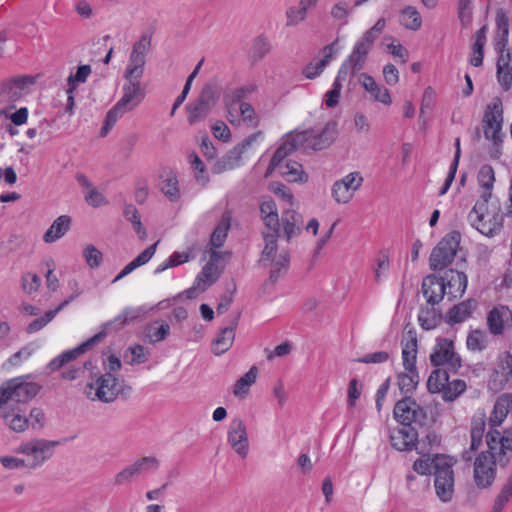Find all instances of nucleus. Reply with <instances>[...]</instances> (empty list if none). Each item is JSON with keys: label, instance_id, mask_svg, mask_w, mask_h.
Returning a JSON list of instances; mask_svg holds the SVG:
<instances>
[{"label": "nucleus", "instance_id": "f257e3e1", "mask_svg": "<svg viewBox=\"0 0 512 512\" xmlns=\"http://www.w3.org/2000/svg\"><path fill=\"white\" fill-rule=\"evenodd\" d=\"M487 451L481 452L474 461L473 479L479 489H487L496 479L497 465L508 466L512 457V429L503 434L491 430L486 435Z\"/></svg>", "mask_w": 512, "mask_h": 512}, {"label": "nucleus", "instance_id": "f03ea898", "mask_svg": "<svg viewBox=\"0 0 512 512\" xmlns=\"http://www.w3.org/2000/svg\"><path fill=\"white\" fill-rule=\"evenodd\" d=\"M137 314L130 308H125L121 314L117 315L113 320H110L103 324L101 331L96 333L94 336L80 344L74 349L64 351L60 355L53 358L48 363L50 370H58L67 363L75 360L80 354L94 346L96 343L103 340L110 331H118L122 329L129 321L135 319Z\"/></svg>", "mask_w": 512, "mask_h": 512}, {"label": "nucleus", "instance_id": "7ed1b4c3", "mask_svg": "<svg viewBox=\"0 0 512 512\" xmlns=\"http://www.w3.org/2000/svg\"><path fill=\"white\" fill-rule=\"evenodd\" d=\"M126 83L122 88V97L107 112L104 125L101 128L100 135L106 136L117 120L125 113L134 110L144 99L145 92L141 87L139 79H125Z\"/></svg>", "mask_w": 512, "mask_h": 512}, {"label": "nucleus", "instance_id": "20e7f679", "mask_svg": "<svg viewBox=\"0 0 512 512\" xmlns=\"http://www.w3.org/2000/svg\"><path fill=\"white\" fill-rule=\"evenodd\" d=\"M435 470L434 488L440 501L450 502L454 496L455 474L453 466L456 461L445 454H434Z\"/></svg>", "mask_w": 512, "mask_h": 512}, {"label": "nucleus", "instance_id": "39448f33", "mask_svg": "<svg viewBox=\"0 0 512 512\" xmlns=\"http://www.w3.org/2000/svg\"><path fill=\"white\" fill-rule=\"evenodd\" d=\"M461 241V234L452 231L446 234L433 248L429 257L431 270H443L454 260Z\"/></svg>", "mask_w": 512, "mask_h": 512}, {"label": "nucleus", "instance_id": "423d86ee", "mask_svg": "<svg viewBox=\"0 0 512 512\" xmlns=\"http://www.w3.org/2000/svg\"><path fill=\"white\" fill-rule=\"evenodd\" d=\"M337 134V123L329 121L320 130L310 128L298 132V143L302 144L305 150L320 151L328 148L335 141Z\"/></svg>", "mask_w": 512, "mask_h": 512}, {"label": "nucleus", "instance_id": "0eeeda50", "mask_svg": "<svg viewBox=\"0 0 512 512\" xmlns=\"http://www.w3.org/2000/svg\"><path fill=\"white\" fill-rule=\"evenodd\" d=\"M90 390H95V397L92 400H99L103 403L114 402L119 394L128 395L132 388L120 383L111 373H104L98 377L95 383L87 385Z\"/></svg>", "mask_w": 512, "mask_h": 512}, {"label": "nucleus", "instance_id": "6e6552de", "mask_svg": "<svg viewBox=\"0 0 512 512\" xmlns=\"http://www.w3.org/2000/svg\"><path fill=\"white\" fill-rule=\"evenodd\" d=\"M394 418L403 426L412 427L415 424L419 427L427 425L428 416L426 410L421 407L411 396H405L397 401L394 410Z\"/></svg>", "mask_w": 512, "mask_h": 512}, {"label": "nucleus", "instance_id": "1a4fd4ad", "mask_svg": "<svg viewBox=\"0 0 512 512\" xmlns=\"http://www.w3.org/2000/svg\"><path fill=\"white\" fill-rule=\"evenodd\" d=\"M58 444L59 442L57 441L32 439L26 443H22L16 451L28 457H32V460L27 462V468L36 469L53 456L55 447Z\"/></svg>", "mask_w": 512, "mask_h": 512}, {"label": "nucleus", "instance_id": "9d476101", "mask_svg": "<svg viewBox=\"0 0 512 512\" xmlns=\"http://www.w3.org/2000/svg\"><path fill=\"white\" fill-rule=\"evenodd\" d=\"M430 362L434 367L445 366L457 373L462 366L461 357L455 352L454 342L447 338H439L430 354Z\"/></svg>", "mask_w": 512, "mask_h": 512}, {"label": "nucleus", "instance_id": "9b49d317", "mask_svg": "<svg viewBox=\"0 0 512 512\" xmlns=\"http://www.w3.org/2000/svg\"><path fill=\"white\" fill-rule=\"evenodd\" d=\"M512 382V354L509 351L499 352L489 370L488 386L493 391L503 390Z\"/></svg>", "mask_w": 512, "mask_h": 512}, {"label": "nucleus", "instance_id": "f8f14e48", "mask_svg": "<svg viewBox=\"0 0 512 512\" xmlns=\"http://www.w3.org/2000/svg\"><path fill=\"white\" fill-rule=\"evenodd\" d=\"M503 104L500 97H494L487 105L483 116V131L487 140L494 144L502 142Z\"/></svg>", "mask_w": 512, "mask_h": 512}, {"label": "nucleus", "instance_id": "ddd939ff", "mask_svg": "<svg viewBox=\"0 0 512 512\" xmlns=\"http://www.w3.org/2000/svg\"><path fill=\"white\" fill-rule=\"evenodd\" d=\"M262 131H257L246 137L241 143L230 149L220 159L215 161L211 170L214 174H221L225 171L232 170L238 167L241 163L243 153L251 147L260 137Z\"/></svg>", "mask_w": 512, "mask_h": 512}, {"label": "nucleus", "instance_id": "4468645a", "mask_svg": "<svg viewBox=\"0 0 512 512\" xmlns=\"http://www.w3.org/2000/svg\"><path fill=\"white\" fill-rule=\"evenodd\" d=\"M217 95L214 87L210 84L202 88L198 98L187 105V120L190 125L203 121L217 103Z\"/></svg>", "mask_w": 512, "mask_h": 512}, {"label": "nucleus", "instance_id": "2eb2a0df", "mask_svg": "<svg viewBox=\"0 0 512 512\" xmlns=\"http://www.w3.org/2000/svg\"><path fill=\"white\" fill-rule=\"evenodd\" d=\"M34 84L31 76L12 78L0 85V104L6 105L7 109L15 108V102L24 94L25 89Z\"/></svg>", "mask_w": 512, "mask_h": 512}, {"label": "nucleus", "instance_id": "dca6fc26", "mask_svg": "<svg viewBox=\"0 0 512 512\" xmlns=\"http://www.w3.org/2000/svg\"><path fill=\"white\" fill-rule=\"evenodd\" d=\"M160 466L159 460L154 456H145L137 459L131 465H128L115 476V484L124 485L133 478L139 477L149 472L156 471Z\"/></svg>", "mask_w": 512, "mask_h": 512}, {"label": "nucleus", "instance_id": "f3484780", "mask_svg": "<svg viewBox=\"0 0 512 512\" xmlns=\"http://www.w3.org/2000/svg\"><path fill=\"white\" fill-rule=\"evenodd\" d=\"M363 177L359 172H351L332 186V197L339 204L348 203L362 186Z\"/></svg>", "mask_w": 512, "mask_h": 512}, {"label": "nucleus", "instance_id": "a211bd4d", "mask_svg": "<svg viewBox=\"0 0 512 512\" xmlns=\"http://www.w3.org/2000/svg\"><path fill=\"white\" fill-rule=\"evenodd\" d=\"M486 216H489L487 213H479L469 212L468 221L472 227H474L477 231H479L482 235L487 237H494L499 234L501 229L503 228L504 214L495 212L491 217L487 220Z\"/></svg>", "mask_w": 512, "mask_h": 512}, {"label": "nucleus", "instance_id": "6ab92c4d", "mask_svg": "<svg viewBox=\"0 0 512 512\" xmlns=\"http://www.w3.org/2000/svg\"><path fill=\"white\" fill-rule=\"evenodd\" d=\"M440 278L445 284V291L450 301L463 296L468 284V278L464 272L448 269Z\"/></svg>", "mask_w": 512, "mask_h": 512}, {"label": "nucleus", "instance_id": "aec40b11", "mask_svg": "<svg viewBox=\"0 0 512 512\" xmlns=\"http://www.w3.org/2000/svg\"><path fill=\"white\" fill-rule=\"evenodd\" d=\"M228 442L237 454L241 457H246L249 442L246 426L241 419L232 420L228 431Z\"/></svg>", "mask_w": 512, "mask_h": 512}, {"label": "nucleus", "instance_id": "412c9836", "mask_svg": "<svg viewBox=\"0 0 512 512\" xmlns=\"http://www.w3.org/2000/svg\"><path fill=\"white\" fill-rule=\"evenodd\" d=\"M421 291L427 303L431 306L439 304L444 296L447 295L445 291V284L440 277L431 274L426 276L421 285Z\"/></svg>", "mask_w": 512, "mask_h": 512}, {"label": "nucleus", "instance_id": "4be33fe9", "mask_svg": "<svg viewBox=\"0 0 512 512\" xmlns=\"http://www.w3.org/2000/svg\"><path fill=\"white\" fill-rule=\"evenodd\" d=\"M240 312L236 313L230 320L229 325L221 329L212 344L215 355H222L230 349L235 338V329L238 325Z\"/></svg>", "mask_w": 512, "mask_h": 512}, {"label": "nucleus", "instance_id": "5701e85b", "mask_svg": "<svg viewBox=\"0 0 512 512\" xmlns=\"http://www.w3.org/2000/svg\"><path fill=\"white\" fill-rule=\"evenodd\" d=\"M418 432L414 427L403 426L391 433V445L399 451H410L418 442Z\"/></svg>", "mask_w": 512, "mask_h": 512}, {"label": "nucleus", "instance_id": "b1692460", "mask_svg": "<svg viewBox=\"0 0 512 512\" xmlns=\"http://www.w3.org/2000/svg\"><path fill=\"white\" fill-rule=\"evenodd\" d=\"M512 321V312L507 306L494 307L487 316V325L490 333L493 335H501L505 326Z\"/></svg>", "mask_w": 512, "mask_h": 512}, {"label": "nucleus", "instance_id": "393cba45", "mask_svg": "<svg viewBox=\"0 0 512 512\" xmlns=\"http://www.w3.org/2000/svg\"><path fill=\"white\" fill-rule=\"evenodd\" d=\"M283 225V234L287 241L293 237L298 236L304 224L303 217L294 209H285L282 212L280 225Z\"/></svg>", "mask_w": 512, "mask_h": 512}, {"label": "nucleus", "instance_id": "a878e982", "mask_svg": "<svg viewBox=\"0 0 512 512\" xmlns=\"http://www.w3.org/2000/svg\"><path fill=\"white\" fill-rule=\"evenodd\" d=\"M2 417L9 428L14 432H23L29 426V418L26 409L22 407H4Z\"/></svg>", "mask_w": 512, "mask_h": 512}, {"label": "nucleus", "instance_id": "bb28decb", "mask_svg": "<svg viewBox=\"0 0 512 512\" xmlns=\"http://www.w3.org/2000/svg\"><path fill=\"white\" fill-rule=\"evenodd\" d=\"M512 407V392L511 393H503L500 395L493 407L491 415L489 417V425L491 430H496L495 428L500 426L503 421L506 419L510 409Z\"/></svg>", "mask_w": 512, "mask_h": 512}, {"label": "nucleus", "instance_id": "cd10ccee", "mask_svg": "<svg viewBox=\"0 0 512 512\" xmlns=\"http://www.w3.org/2000/svg\"><path fill=\"white\" fill-rule=\"evenodd\" d=\"M497 60V80L504 91L512 87V50L499 52Z\"/></svg>", "mask_w": 512, "mask_h": 512}, {"label": "nucleus", "instance_id": "c85d7f7f", "mask_svg": "<svg viewBox=\"0 0 512 512\" xmlns=\"http://www.w3.org/2000/svg\"><path fill=\"white\" fill-rule=\"evenodd\" d=\"M359 82L375 101L381 102L385 105L391 104V97L388 89L376 83L372 76L362 73L359 77Z\"/></svg>", "mask_w": 512, "mask_h": 512}, {"label": "nucleus", "instance_id": "c756f323", "mask_svg": "<svg viewBox=\"0 0 512 512\" xmlns=\"http://www.w3.org/2000/svg\"><path fill=\"white\" fill-rule=\"evenodd\" d=\"M261 219L268 230H280V218L275 201L271 198L260 203Z\"/></svg>", "mask_w": 512, "mask_h": 512}, {"label": "nucleus", "instance_id": "7c9ffc66", "mask_svg": "<svg viewBox=\"0 0 512 512\" xmlns=\"http://www.w3.org/2000/svg\"><path fill=\"white\" fill-rule=\"evenodd\" d=\"M159 241H156L149 247H147L145 250H143L136 258H134L130 263H128L121 271L120 273L113 279V283L121 280L125 276L132 273L135 269H137L140 266L145 265L150 261V259L154 256L157 245Z\"/></svg>", "mask_w": 512, "mask_h": 512}, {"label": "nucleus", "instance_id": "2f4dec72", "mask_svg": "<svg viewBox=\"0 0 512 512\" xmlns=\"http://www.w3.org/2000/svg\"><path fill=\"white\" fill-rule=\"evenodd\" d=\"M495 22L498 35L495 49L498 52H505L509 37V18L503 8L497 9Z\"/></svg>", "mask_w": 512, "mask_h": 512}, {"label": "nucleus", "instance_id": "473e14b6", "mask_svg": "<svg viewBox=\"0 0 512 512\" xmlns=\"http://www.w3.org/2000/svg\"><path fill=\"white\" fill-rule=\"evenodd\" d=\"M486 429V414L484 411H477L471 418V450H478L482 444Z\"/></svg>", "mask_w": 512, "mask_h": 512}, {"label": "nucleus", "instance_id": "72a5a7b5", "mask_svg": "<svg viewBox=\"0 0 512 512\" xmlns=\"http://www.w3.org/2000/svg\"><path fill=\"white\" fill-rule=\"evenodd\" d=\"M477 302L474 299H467L454 305L447 313L448 323L457 324L469 318L476 309Z\"/></svg>", "mask_w": 512, "mask_h": 512}, {"label": "nucleus", "instance_id": "f704fd0d", "mask_svg": "<svg viewBox=\"0 0 512 512\" xmlns=\"http://www.w3.org/2000/svg\"><path fill=\"white\" fill-rule=\"evenodd\" d=\"M71 217L68 215H61L54 220L48 230L43 236L45 243H53L62 238L70 229Z\"/></svg>", "mask_w": 512, "mask_h": 512}, {"label": "nucleus", "instance_id": "c9c22d12", "mask_svg": "<svg viewBox=\"0 0 512 512\" xmlns=\"http://www.w3.org/2000/svg\"><path fill=\"white\" fill-rule=\"evenodd\" d=\"M263 239L265 241V247L262 251V256L260 262L263 265H267L268 261L274 260L277 258V240L280 236V230H268L267 232L263 231Z\"/></svg>", "mask_w": 512, "mask_h": 512}, {"label": "nucleus", "instance_id": "e433bc0d", "mask_svg": "<svg viewBox=\"0 0 512 512\" xmlns=\"http://www.w3.org/2000/svg\"><path fill=\"white\" fill-rule=\"evenodd\" d=\"M369 50L364 48L362 45L356 44L353 47L352 52L347 57L345 62L351 67V74L355 75L365 66Z\"/></svg>", "mask_w": 512, "mask_h": 512}, {"label": "nucleus", "instance_id": "4c0bfd02", "mask_svg": "<svg viewBox=\"0 0 512 512\" xmlns=\"http://www.w3.org/2000/svg\"><path fill=\"white\" fill-rule=\"evenodd\" d=\"M146 63L145 56L140 55L138 53L132 52L129 56V64L127 65L124 71L125 79H139L144 74V66Z\"/></svg>", "mask_w": 512, "mask_h": 512}, {"label": "nucleus", "instance_id": "58836bf2", "mask_svg": "<svg viewBox=\"0 0 512 512\" xmlns=\"http://www.w3.org/2000/svg\"><path fill=\"white\" fill-rule=\"evenodd\" d=\"M399 21L406 29L418 31L422 26V17L414 6H406L400 11Z\"/></svg>", "mask_w": 512, "mask_h": 512}, {"label": "nucleus", "instance_id": "ea45409f", "mask_svg": "<svg viewBox=\"0 0 512 512\" xmlns=\"http://www.w3.org/2000/svg\"><path fill=\"white\" fill-rule=\"evenodd\" d=\"M220 273L214 263H207L195 279V284L200 291H205L207 287L215 283Z\"/></svg>", "mask_w": 512, "mask_h": 512}, {"label": "nucleus", "instance_id": "a19ab883", "mask_svg": "<svg viewBox=\"0 0 512 512\" xmlns=\"http://www.w3.org/2000/svg\"><path fill=\"white\" fill-rule=\"evenodd\" d=\"M268 262L271 264L269 281L271 283H275L288 270L290 262L289 253L287 251H282L278 254L276 259Z\"/></svg>", "mask_w": 512, "mask_h": 512}, {"label": "nucleus", "instance_id": "79ce46f5", "mask_svg": "<svg viewBox=\"0 0 512 512\" xmlns=\"http://www.w3.org/2000/svg\"><path fill=\"white\" fill-rule=\"evenodd\" d=\"M449 370L437 367L433 370L427 381V388L430 393H440L444 390L449 381Z\"/></svg>", "mask_w": 512, "mask_h": 512}, {"label": "nucleus", "instance_id": "37998d69", "mask_svg": "<svg viewBox=\"0 0 512 512\" xmlns=\"http://www.w3.org/2000/svg\"><path fill=\"white\" fill-rule=\"evenodd\" d=\"M257 375L258 368L256 366H252L248 372L236 381L233 394L236 397L244 398L249 392V387L256 382Z\"/></svg>", "mask_w": 512, "mask_h": 512}, {"label": "nucleus", "instance_id": "c03bdc74", "mask_svg": "<svg viewBox=\"0 0 512 512\" xmlns=\"http://www.w3.org/2000/svg\"><path fill=\"white\" fill-rule=\"evenodd\" d=\"M169 334L170 326L165 321H155L145 327V336L150 343L163 341Z\"/></svg>", "mask_w": 512, "mask_h": 512}, {"label": "nucleus", "instance_id": "a18cd8bd", "mask_svg": "<svg viewBox=\"0 0 512 512\" xmlns=\"http://www.w3.org/2000/svg\"><path fill=\"white\" fill-rule=\"evenodd\" d=\"M419 383L417 370L406 371L398 375V387L403 397L410 396Z\"/></svg>", "mask_w": 512, "mask_h": 512}, {"label": "nucleus", "instance_id": "49530a36", "mask_svg": "<svg viewBox=\"0 0 512 512\" xmlns=\"http://www.w3.org/2000/svg\"><path fill=\"white\" fill-rule=\"evenodd\" d=\"M440 319L441 313L434 306L420 309L418 321L424 330L434 329L440 322Z\"/></svg>", "mask_w": 512, "mask_h": 512}, {"label": "nucleus", "instance_id": "de8ad7c7", "mask_svg": "<svg viewBox=\"0 0 512 512\" xmlns=\"http://www.w3.org/2000/svg\"><path fill=\"white\" fill-rule=\"evenodd\" d=\"M230 229V218L223 216L219 224L216 226L210 236L209 245L213 248H221L227 238L228 231Z\"/></svg>", "mask_w": 512, "mask_h": 512}, {"label": "nucleus", "instance_id": "09e8293b", "mask_svg": "<svg viewBox=\"0 0 512 512\" xmlns=\"http://www.w3.org/2000/svg\"><path fill=\"white\" fill-rule=\"evenodd\" d=\"M489 336L485 331L472 330L466 339L467 348L472 352H481L488 347Z\"/></svg>", "mask_w": 512, "mask_h": 512}, {"label": "nucleus", "instance_id": "8fccbe9b", "mask_svg": "<svg viewBox=\"0 0 512 512\" xmlns=\"http://www.w3.org/2000/svg\"><path fill=\"white\" fill-rule=\"evenodd\" d=\"M281 174L290 182H306L308 176L302 169V165L296 161L287 162L281 170Z\"/></svg>", "mask_w": 512, "mask_h": 512}, {"label": "nucleus", "instance_id": "3c124183", "mask_svg": "<svg viewBox=\"0 0 512 512\" xmlns=\"http://www.w3.org/2000/svg\"><path fill=\"white\" fill-rule=\"evenodd\" d=\"M386 25V21L384 18H380L374 24L372 28L367 30L363 37L357 41L358 44L362 45L367 50H371L375 40L379 37V35L383 32Z\"/></svg>", "mask_w": 512, "mask_h": 512}, {"label": "nucleus", "instance_id": "603ef678", "mask_svg": "<svg viewBox=\"0 0 512 512\" xmlns=\"http://www.w3.org/2000/svg\"><path fill=\"white\" fill-rule=\"evenodd\" d=\"M255 86H243L235 89H230L224 93L223 101L226 107L230 108L235 104L241 102L248 94L254 92Z\"/></svg>", "mask_w": 512, "mask_h": 512}, {"label": "nucleus", "instance_id": "864d4df0", "mask_svg": "<svg viewBox=\"0 0 512 512\" xmlns=\"http://www.w3.org/2000/svg\"><path fill=\"white\" fill-rule=\"evenodd\" d=\"M271 51V44L264 35H259L253 42L250 50V57L253 62L262 60Z\"/></svg>", "mask_w": 512, "mask_h": 512}, {"label": "nucleus", "instance_id": "5fc2aeb1", "mask_svg": "<svg viewBox=\"0 0 512 512\" xmlns=\"http://www.w3.org/2000/svg\"><path fill=\"white\" fill-rule=\"evenodd\" d=\"M466 382L461 379L448 381L442 393V398L446 402H453L466 390Z\"/></svg>", "mask_w": 512, "mask_h": 512}, {"label": "nucleus", "instance_id": "6e6d98bb", "mask_svg": "<svg viewBox=\"0 0 512 512\" xmlns=\"http://www.w3.org/2000/svg\"><path fill=\"white\" fill-rule=\"evenodd\" d=\"M83 258L91 269H97L103 262V253L93 244H88L82 252Z\"/></svg>", "mask_w": 512, "mask_h": 512}, {"label": "nucleus", "instance_id": "4d7b16f0", "mask_svg": "<svg viewBox=\"0 0 512 512\" xmlns=\"http://www.w3.org/2000/svg\"><path fill=\"white\" fill-rule=\"evenodd\" d=\"M412 469L421 476L431 475L435 470L434 455L431 457L429 454H423L422 457L414 461Z\"/></svg>", "mask_w": 512, "mask_h": 512}, {"label": "nucleus", "instance_id": "13d9d810", "mask_svg": "<svg viewBox=\"0 0 512 512\" xmlns=\"http://www.w3.org/2000/svg\"><path fill=\"white\" fill-rule=\"evenodd\" d=\"M124 217L133 225L134 231L141 237L146 236V231L142 226L138 210L133 204H126L123 210Z\"/></svg>", "mask_w": 512, "mask_h": 512}, {"label": "nucleus", "instance_id": "bf43d9fd", "mask_svg": "<svg viewBox=\"0 0 512 512\" xmlns=\"http://www.w3.org/2000/svg\"><path fill=\"white\" fill-rule=\"evenodd\" d=\"M512 497V479L508 478L496 496L491 512H502Z\"/></svg>", "mask_w": 512, "mask_h": 512}, {"label": "nucleus", "instance_id": "052dcab7", "mask_svg": "<svg viewBox=\"0 0 512 512\" xmlns=\"http://www.w3.org/2000/svg\"><path fill=\"white\" fill-rule=\"evenodd\" d=\"M91 72L90 65L79 66L76 73L71 74L67 79V86L70 88V92L75 91L79 83H85Z\"/></svg>", "mask_w": 512, "mask_h": 512}, {"label": "nucleus", "instance_id": "680f3d73", "mask_svg": "<svg viewBox=\"0 0 512 512\" xmlns=\"http://www.w3.org/2000/svg\"><path fill=\"white\" fill-rule=\"evenodd\" d=\"M161 191L165 194L166 197H168L170 201H177L180 197L177 177L173 174H170L165 180H163Z\"/></svg>", "mask_w": 512, "mask_h": 512}, {"label": "nucleus", "instance_id": "e2e57ef3", "mask_svg": "<svg viewBox=\"0 0 512 512\" xmlns=\"http://www.w3.org/2000/svg\"><path fill=\"white\" fill-rule=\"evenodd\" d=\"M351 13L352 8L349 7V4L345 1L335 3L330 11L331 17L336 21H340L341 25L348 24V18Z\"/></svg>", "mask_w": 512, "mask_h": 512}, {"label": "nucleus", "instance_id": "0e129e2a", "mask_svg": "<svg viewBox=\"0 0 512 512\" xmlns=\"http://www.w3.org/2000/svg\"><path fill=\"white\" fill-rule=\"evenodd\" d=\"M286 26L294 27L303 22L307 17L305 8L298 6H290L286 10Z\"/></svg>", "mask_w": 512, "mask_h": 512}, {"label": "nucleus", "instance_id": "69168bd1", "mask_svg": "<svg viewBox=\"0 0 512 512\" xmlns=\"http://www.w3.org/2000/svg\"><path fill=\"white\" fill-rule=\"evenodd\" d=\"M37 349L34 343H29L23 346L19 351L15 352L8 359L11 366H19L23 361L27 360Z\"/></svg>", "mask_w": 512, "mask_h": 512}, {"label": "nucleus", "instance_id": "338daca9", "mask_svg": "<svg viewBox=\"0 0 512 512\" xmlns=\"http://www.w3.org/2000/svg\"><path fill=\"white\" fill-rule=\"evenodd\" d=\"M495 181L494 170L491 165H483L478 173V182L481 188H493Z\"/></svg>", "mask_w": 512, "mask_h": 512}, {"label": "nucleus", "instance_id": "774afa93", "mask_svg": "<svg viewBox=\"0 0 512 512\" xmlns=\"http://www.w3.org/2000/svg\"><path fill=\"white\" fill-rule=\"evenodd\" d=\"M240 113L242 120L250 125L251 127H257L259 124L258 117L252 105L247 102H242L240 104Z\"/></svg>", "mask_w": 512, "mask_h": 512}]
</instances>
